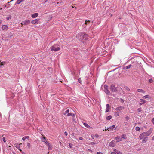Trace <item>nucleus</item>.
<instances>
[{"instance_id":"obj_14","label":"nucleus","mask_w":154,"mask_h":154,"mask_svg":"<svg viewBox=\"0 0 154 154\" xmlns=\"http://www.w3.org/2000/svg\"><path fill=\"white\" fill-rule=\"evenodd\" d=\"M109 109H110L109 105L108 104H107L106 105V110L105 112L106 113V112H108L109 110Z\"/></svg>"},{"instance_id":"obj_25","label":"nucleus","mask_w":154,"mask_h":154,"mask_svg":"<svg viewBox=\"0 0 154 154\" xmlns=\"http://www.w3.org/2000/svg\"><path fill=\"white\" fill-rule=\"evenodd\" d=\"M84 125L88 128H90V127L86 123H84L83 124Z\"/></svg>"},{"instance_id":"obj_30","label":"nucleus","mask_w":154,"mask_h":154,"mask_svg":"<svg viewBox=\"0 0 154 154\" xmlns=\"http://www.w3.org/2000/svg\"><path fill=\"white\" fill-rule=\"evenodd\" d=\"M69 112V109H67L65 112V113H63V114L64 115H65L67 113H68Z\"/></svg>"},{"instance_id":"obj_16","label":"nucleus","mask_w":154,"mask_h":154,"mask_svg":"<svg viewBox=\"0 0 154 154\" xmlns=\"http://www.w3.org/2000/svg\"><path fill=\"white\" fill-rule=\"evenodd\" d=\"M67 116H71L73 118H74L75 116V114L72 113H68L67 114Z\"/></svg>"},{"instance_id":"obj_10","label":"nucleus","mask_w":154,"mask_h":154,"mask_svg":"<svg viewBox=\"0 0 154 154\" xmlns=\"http://www.w3.org/2000/svg\"><path fill=\"white\" fill-rule=\"evenodd\" d=\"M30 23V21L28 20H26L23 21V25H27Z\"/></svg>"},{"instance_id":"obj_51","label":"nucleus","mask_w":154,"mask_h":154,"mask_svg":"<svg viewBox=\"0 0 154 154\" xmlns=\"http://www.w3.org/2000/svg\"><path fill=\"white\" fill-rule=\"evenodd\" d=\"M111 154H116V153L115 152H112Z\"/></svg>"},{"instance_id":"obj_13","label":"nucleus","mask_w":154,"mask_h":154,"mask_svg":"<svg viewBox=\"0 0 154 154\" xmlns=\"http://www.w3.org/2000/svg\"><path fill=\"white\" fill-rule=\"evenodd\" d=\"M116 139L117 140V142H118L120 141H122V138H121L119 136L116 137Z\"/></svg>"},{"instance_id":"obj_2","label":"nucleus","mask_w":154,"mask_h":154,"mask_svg":"<svg viewBox=\"0 0 154 154\" xmlns=\"http://www.w3.org/2000/svg\"><path fill=\"white\" fill-rule=\"evenodd\" d=\"M60 49V48L59 47H57V46L56 45H54L52 46L51 47V50L52 51H57Z\"/></svg>"},{"instance_id":"obj_43","label":"nucleus","mask_w":154,"mask_h":154,"mask_svg":"<svg viewBox=\"0 0 154 154\" xmlns=\"http://www.w3.org/2000/svg\"><path fill=\"white\" fill-rule=\"evenodd\" d=\"M2 140H3V141L5 143L6 142V140H5V137H3V138H2Z\"/></svg>"},{"instance_id":"obj_54","label":"nucleus","mask_w":154,"mask_h":154,"mask_svg":"<svg viewBox=\"0 0 154 154\" xmlns=\"http://www.w3.org/2000/svg\"><path fill=\"white\" fill-rule=\"evenodd\" d=\"M152 140H154V136L152 137Z\"/></svg>"},{"instance_id":"obj_64","label":"nucleus","mask_w":154,"mask_h":154,"mask_svg":"<svg viewBox=\"0 0 154 154\" xmlns=\"http://www.w3.org/2000/svg\"><path fill=\"white\" fill-rule=\"evenodd\" d=\"M114 130H115V131H116V128L114 129Z\"/></svg>"},{"instance_id":"obj_62","label":"nucleus","mask_w":154,"mask_h":154,"mask_svg":"<svg viewBox=\"0 0 154 154\" xmlns=\"http://www.w3.org/2000/svg\"><path fill=\"white\" fill-rule=\"evenodd\" d=\"M142 104H143V103H140V105H142Z\"/></svg>"},{"instance_id":"obj_55","label":"nucleus","mask_w":154,"mask_h":154,"mask_svg":"<svg viewBox=\"0 0 154 154\" xmlns=\"http://www.w3.org/2000/svg\"><path fill=\"white\" fill-rule=\"evenodd\" d=\"M43 0L44 2V3L48 1V0Z\"/></svg>"},{"instance_id":"obj_33","label":"nucleus","mask_w":154,"mask_h":154,"mask_svg":"<svg viewBox=\"0 0 154 154\" xmlns=\"http://www.w3.org/2000/svg\"><path fill=\"white\" fill-rule=\"evenodd\" d=\"M136 130L137 131H139L140 130V128L138 127H136L135 128Z\"/></svg>"},{"instance_id":"obj_26","label":"nucleus","mask_w":154,"mask_h":154,"mask_svg":"<svg viewBox=\"0 0 154 154\" xmlns=\"http://www.w3.org/2000/svg\"><path fill=\"white\" fill-rule=\"evenodd\" d=\"M150 96L149 95H146L143 97V98L144 99H146L147 98H149Z\"/></svg>"},{"instance_id":"obj_1","label":"nucleus","mask_w":154,"mask_h":154,"mask_svg":"<svg viewBox=\"0 0 154 154\" xmlns=\"http://www.w3.org/2000/svg\"><path fill=\"white\" fill-rule=\"evenodd\" d=\"M88 37V35L87 34L83 33H79L77 36V38L81 41L87 40Z\"/></svg>"},{"instance_id":"obj_34","label":"nucleus","mask_w":154,"mask_h":154,"mask_svg":"<svg viewBox=\"0 0 154 154\" xmlns=\"http://www.w3.org/2000/svg\"><path fill=\"white\" fill-rule=\"evenodd\" d=\"M125 120L127 121L128 120L130 119V117L128 116H127L125 118Z\"/></svg>"},{"instance_id":"obj_61","label":"nucleus","mask_w":154,"mask_h":154,"mask_svg":"<svg viewBox=\"0 0 154 154\" xmlns=\"http://www.w3.org/2000/svg\"><path fill=\"white\" fill-rule=\"evenodd\" d=\"M22 144V143H20L19 144V146H21Z\"/></svg>"},{"instance_id":"obj_44","label":"nucleus","mask_w":154,"mask_h":154,"mask_svg":"<svg viewBox=\"0 0 154 154\" xmlns=\"http://www.w3.org/2000/svg\"><path fill=\"white\" fill-rule=\"evenodd\" d=\"M64 134L66 136H67L68 135V133L67 132L65 131L64 132Z\"/></svg>"},{"instance_id":"obj_15","label":"nucleus","mask_w":154,"mask_h":154,"mask_svg":"<svg viewBox=\"0 0 154 154\" xmlns=\"http://www.w3.org/2000/svg\"><path fill=\"white\" fill-rule=\"evenodd\" d=\"M105 92L108 95H109L110 94V91L108 90L107 88H106L105 87V89L104 90Z\"/></svg>"},{"instance_id":"obj_38","label":"nucleus","mask_w":154,"mask_h":154,"mask_svg":"<svg viewBox=\"0 0 154 154\" xmlns=\"http://www.w3.org/2000/svg\"><path fill=\"white\" fill-rule=\"evenodd\" d=\"M91 144L92 145H94V144H97V143L96 142H91Z\"/></svg>"},{"instance_id":"obj_52","label":"nucleus","mask_w":154,"mask_h":154,"mask_svg":"<svg viewBox=\"0 0 154 154\" xmlns=\"http://www.w3.org/2000/svg\"><path fill=\"white\" fill-rule=\"evenodd\" d=\"M19 150L21 153H22L23 152L22 151V150L21 149H19Z\"/></svg>"},{"instance_id":"obj_48","label":"nucleus","mask_w":154,"mask_h":154,"mask_svg":"<svg viewBox=\"0 0 154 154\" xmlns=\"http://www.w3.org/2000/svg\"><path fill=\"white\" fill-rule=\"evenodd\" d=\"M91 137L92 138V139H94V137H95V136H94V135H91Z\"/></svg>"},{"instance_id":"obj_9","label":"nucleus","mask_w":154,"mask_h":154,"mask_svg":"<svg viewBox=\"0 0 154 154\" xmlns=\"http://www.w3.org/2000/svg\"><path fill=\"white\" fill-rule=\"evenodd\" d=\"M115 127V125H114L108 128L107 130H108L109 131H113V128Z\"/></svg>"},{"instance_id":"obj_20","label":"nucleus","mask_w":154,"mask_h":154,"mask_svg":"<svg viewBox=\"0 0 154 154\" xmlns=\"http://www.w3.org/2000/svg\"><path fill=\"white\" fill-rule=\"evenodd\" d=\"M114 151L116 153V154H122V153L119 151L118 150H117L116 149H114Z\"/></svg>"},{"instance_id":"obj_17","label":"nucleus","mask_w":154,"mask_h":154,"mask_svg":"<svg viewBox=\"0 0 154 154\" xmlns=\"http://www.w3.org/2000/svg\"><path fill=\"white\" fill-rule=\"evenodd\" d=\"M38 15V13H35L32 15V17L33 18H35L37 17Z\"/></svg>"},{"instance_id":"obj_50","label":"nucleus","mask_w":154,"mask_h":154,"mask_svg":"<svg viewBox=\"0 0 154 154\" xmlns=\"http://www.w3.org/2000/svg\"><path fill=\"white\" fill-rule=\"evenodd\" d=\"M97 154H103L101 152H98L97 153Z\"/></svg>"},{"instance_id":"obj_23","label":"nucleus","mask_w":154,"mask_h":154,"mask_svg":"<svg viewBox=\"0 0 154 154\" xmlns=\"http://www.w3.org/2000/svg\"><path fill=\"white\" fill-rule=\"evenodd\" d=\"M137 91L138 92H142L143 93H144L145 92L143 90L141 89H138L137 90Z\"/></svg>"},{"instance_id":"obj_18","label":"nucleus","mask_w":154,"mask_h":154,"mask_svg":"<svg viewBox=\"0 0 154 154\" xmlns=\"http://www.w3.org/2000/svg\"><path fill=\"white\" fill-rule=\"evenodd\" d=\"M131 64H130V65H129L128 66H126V67H123V69H129L131 67Z\"/></svg>"},{"instance_id":"obj_28","label":"nucleus","mask_w":154,"mask_h":154,"mask_svg":"<svg viewBox=\"0 0 154 154\" xmlns=\"http://www.w3.org/2000/svg\"><path fill=\"white\" fill-rule=\"evenodd\" d=\"M112 118V117L110 115L108 116H107L106 119L109 120H110Z\"/></svg>"},{"instance_id":"obj_57","label":"nucleus","mask_w":154,"mask_h":154,"mask_svg":"<svg viewBox=\"0 0 154 154\" xmlns=\"http://www.w3.org/2000/svg\"><path fill=\"white\" fill-rule=\"evenodd\" d=\"M121 101H122V102H124V100L123 99H121Z\"/></svg>"},{"instance_id":"obj_63","label":"nucleus","mask_w":154,"mask_h":154,"mask_svg":"<svg viewBox=\"0 0 154 154\" xmlns=\"http://www.w3.org/2000/svg\"><path fill=\"white\" fill-rule=\"evenodd\" d=\"M22 154H26L24 152H23L22 153Z\"/></svg>"},{"instance_id":"obj_41","label":"nucleus","mask_w":154,"mask_h":154,"mask_svg":"<svg viewBox=\"0 0 154 154\" xmlns=\"http://www.w3.org/2000/svg\"><path fill=\"white\" fill-rule=\"evenodd\" d=\"M94 136L97 138H98V137L99 136L97 134H96L94 135Z\"/></svg>"},{"instance_id":"obj_24","label":"nucleus","mask_w":154,"mask_h":154,"mask_svg":"<svg viewBox=\"0 0 154 154\" xmlns=\"http://www.w3.org/2000/svg\"><path fill=\"white\" fill-rule=\"evenodd\" d=\"M29 137L28 136H26L23 137L22 140H23L24 141L26 139H29Z\"/></svg>"},{"instance_id":"obj_5","label":"nucleus","mask_w":154,"mask_h":154,"mask_svg":"<svg viewBox=\"0 0 154 154\" xmlns=\"http://www.w3.org/2000/svg\"><path fill=\"white\" fill-rule=\"evenodd\" d=\"M153 131V129L151 128L149 129L148 131L146 132H145L147 136H149L151 134Z\"/></svg>"},{"instance_id":"obj_12","label":"nucleus","mask_w":154,"mask_h":154,"mask_svg":"<svg viewBox=\"0 0 154 154\" xmlns=\"http://www.w3.org/2000/svg\"><path fill=\"white\" fill-rule=\"evenodd\" d=\"M148 137H146L143 138L142 140V143H145L147 141Z\"/></svg>"},{"instance_id":"obj_36","label":"nucleus","mask_w":154,"mask_h":154,"mask_svg":"<svg viewBox=\"0 0 154 154\" xmlns=\"http://www.w3.org/2000/svg\"><path fill=\"white\" fill-rule=\"evenodd\" d=\"M141 111V108H139L137 109V111L138 112H140Z\"/></svg>"},{"instance_id":"obj_37","label":"nucleus","mask_w":154,"mask_h":154,"mask_svg":"<svg viewBox=\"0 0 154 154\" xmlns=\"http://www.w3.org/2000/svg\"><path fill=\"white\" fill-rule=\"evenodd\" d=\"M27 146L29 148H31V144L29 143H27Z\"/></svg>"},{"instance_id":"obj_11","label":"nucleus","mask_w":154,"mask_h":154,"mask_svg":"<svg viewBox=\"0 0 154 154\" xmlns=\"http://www.w3.org/2000/svg\"><path fill=\"white\" fill-rule=\"evenodd\" d=\"M42 141L45 142H47V141L46 140V138L45 137L43 136V135H42V136L41 138Z\"/></svg>"},{"instance_id":"obj_40","label":"nucleus","mask_w":154,"mask_h":154,"mask_svg":"<svg viewBox=\"0 0 154 154\" xmlns=\"http://www.w3.org/2000/svg\"><path fill=\"white\" fill-rule=\"evenodd\" d=\"M78 81L79 82L81 83V78H79L78 79Z\"/></svg>"},{"instance_id":"obj_35","label":"nucleus","mask_w":154,"mask_h":154,"mask_svg":"<svg viewBox=\"0 0 154 154\" xmlns=\"http://www.w3.org/2000/svg\"><path fill=\"white\" fill-rule=\"evenodd\" d=\"M148 80H149V82L150 83H152L153 82V80L152 79H149Z\"/></svg>"},{"instance_id":"obj_19","label":"nucleus","mask_w":154,"mask_h":154,"mask_svg":"<svg viewBox=\"0 0 154 154\" xmlns=\"http://www.w3.org/2000/svg\"><path fill=\"white\" fill-rule=\"evenodd\" d=\"M8 27L6 25H3L2 27V28L3 30L6 29Z\"/></svg>"},{"instance_id":"obj_58","label":"nucleus","mask_w":154,"mask_h":154,"mask_svg":"<svg viewBox=\"0 0 154 154\" xmlns=\"http://www.w3.org/2000/svg\"><path fill=\"white\" fill-rule=\"evenodd\" d=\"M48 149H51V148H50V146H48Z\"/></svg>"},{"instance_id":"obj_22","label":"nucleus","mask_w":154,"mask_h":154,"mask_svg":"<svg viewBox=\"0 0 154 154\" xmlns=\"http://www.w3.org/2000/svg\"><path fill=\"white\" fill-rule=\"evenodd\" d=\"M114 116L116 117H117L119 116V112H117V111L115 112H114Z\"/></svg>"},{"instance_id":"obj_32","label":"nucleus","mask_w":154,"mask_h":154,"mask_svg":"<svg viewBox=\"0 0 154 154\" xmlns=\"http://www.w3.org/2000/svg\"><path fill=\"white\" fill-rule=\"evenodd\" d=\"M5 64V62H2L0 63V66L1 67L2 66H3Z\"/></svg>"},{"instance_id":"obj_56","label":"nucleus","mask_w":154,"mask_h":154,"mask_svg":"<svg viewBox=\"0 0 154 154\" xmlns=\"http://www.w3.org/2000/svg\"><path fill=\"white\" fill-rule=\"evenodd\" d=\"M21 24L22 25H23V22H22L21 23Z\"/></svg>"},{"instance_id":"obj_60","label":"nucleus","mask_w":154,"mask_h":154,"mask_svg":"<svg viewBox=\"0 0 154 154\" xmlns=\"http://www.w3.org/2000/svg\"><path fill=\"white\" fill-rule=\"evenodd\" d=\"M124 123L125 124V125H127L128 124V123L127 122H125Z\"/></svg>"},{"instance_id":"obj_27","label":"nucleus","mask_w":154,"mask_h":154,"mask_svg":"<svg viewBox=\"0 0 154 154\" xmlns=\"http://www.w3.org/2000/svg\"><path fill=\"white\" fill-rule=\"evenodd\" d=\"M23 1L24 0H17L16 4H19Z\"/></svg>"},{"instance_id":"obj_8","label":"nucleus","mask_w":154,"mask_h":154,"mask_svg":"<svg viewBox=\"0 0 154 154\" xmlns=\"http://www.w3.org/2000/svg\"><path fill=\"white\" fill-rule=\"evenodd\" d=\"M124 109V107L123 106H120L117 107L115 109L116 111H121V110Z\"/></svg>"},{"instance_id":"obj_59","label":"nucleus","mask_w":154,"mask_h":154,"mask_svg":"<svg viewBox=\"0 0 154 154\" xmlns=\"http://www.w3.org/2000/svg\"><path fill=\"white\" fill-rule=\"evenodd\" d=\"M17 148H18V149L19 150V149H20V146H18V147H17Z\"/></svg>"},{"instance_id":"obj_31","label":"nucleus","mask_w":154,"mask_h":154,"mask_svg":"<svg viewBox=\"0 0 154 154\" xmlns=\"http://www.w3.org/2000/svg\"><path fill=\"white\" fill-rule=\"evenodd\" d=\"M90 21L89 20H86L85 22V24L86 25H87L89 24V23H90Z\"/></svg>"},{"instance_id":"obj_7","label":"nucleus","mask_w":154,"mask_h":154,"mask_svg":"<svg viewBox=\"0 0 154 154\" xmlns=\"http://www.w3.org/2000/svg\"><path fill=\"white\" fill-rule=\"evenodd\" d=\"M39 22V19H36L35 20H32L31 21V23L33 24H38Z\"/></svg>"},{"instance_id":"obj_3","label":"nucleus","mask_w":154,"mask_h":154,"mask_svg":"<svg viewBox=\"0 0 154 154\" xmlns=\"http://www.w3.org/2000/svg\"><path fill=\"white\" fill-rule=\"evenodd\" d=\"M110 89L113 92H116L117 91L116 87L113 85H111L110 86Z\"/></svg>"},{"instance_id":"obj_29","label":"nucleus","mask_w":154,"mask_h":154,"mask_svg":"<svg viewBox=\"0 0 154 154\" xmlns=\"http://www.w3.org/2000/svg\"><path fill=\"white\" fill-rule=\"evenodd\" d=\"M122 138L126 139L127 138L125 134H122Z\"/></svg>"},{"instance_id":"obj_46","label":"nucleus","mask_w":154,"mask_h":154,"mask_svg":"<svg viewBox=\"0 0 154 154\" xmlns=\"http://www.w3.org/2000/svg\"><path fill=\"white\" fill-rule=\"evenodd\" d=\"M69 146L70 148H71L72 147V146H72V145H71V144H70V143H69Z\"/></svg>"},{"instance_id":"obj_39","label":"nucleus","mask_w":154,"mask_h":154,"mask_svg":"<svg viewBox=\"0 0 154 154\" xmlns=\"http://www.w3.org/2000/svg\"><path fill=\"white\" fill-rule=\"evenodd\" d=\"M45 143L48 146H50V143H49L48 142H47H47H46Z\"/></svg>"},{"instance_id":"obj_53","label":"nucleus","mask_w":154,"mask_h":154,"mask_svg":"<svg viewBox=\"0 0 154 154\" xmlns=\"http://www.w3.org/2000/svg\"><path fill=\"white\" fill-rule=\"evenodd\" d=\"M19 150L21 153H22L23 152L22 151V150L21 149H19Z\"/></svg>"},{"instance_id":"obj_42","label":"nucleus","mask_w":154,"mask_h":154,"mask_svg":"<svg viewBox=\"0 0 154 154\" xmlns=\"http://www.w3.org/2000/svg\"><path fill=\"white\" fill-rule=\"evenodd\" d=\"M152 122L153 123L154 125V118H152L151 120Z\"/></svg>"},{"instance_id":"obj_45","label":"nucleus","mask_w":154,"mask_h":154,"mask_svg":"<svg viewBox=\"0 0 154 154\" xmlns=\"http://www.w3.org/2000/svg\"><path fill=\"white\" fill-rule=\"evenodd\" d=\"M125 89H126L127 90H129H129H130V89H129V88H128V87H125Z\"/></svg>"},{"instance_id":"obj_47","label":"nucleus","mask_w":154,"mask_h":154,"mask_svg":"<svg viewBox=\"0 0 154 154\" xmlns=\"http://www.w3.org/2000/svg\"><path fill=\"white\" fill-rule=\"evenodd\" d=\"M18 144H14L15 146V147H17L18 146Z\"/></svg>"},{"instance_id":"obj_6","label":"nucleus","mask_w":154,"mask_h":154,"mask_svg":"<svg viewBox=\"0 0 154 154\" xmlns=\"http://www.w3.org/2000/svg\"><path fill=\"white\" fill-rule=\"evenodd\" d=\"M116 143L114 140H112L109 143V145L110 147H114L116 145Z\"/></svg>"},{"instance_id":"obj_49","label":"nucleus","mask_w":154,"mask_h":154,"mask_svg":"<svg viewBox=\"0 0 154 154\" xmlns=\"http://www.w3.org/2000/svg\"><path fill=\"white\" fill-rule=\"evenodd\" d=\"M79 140H82L83 139V138L82 137H80L79 138Z\"/></svg>"},{"instance_id":"obj_4","label":"nucleus","mask_w":154,"mask_h":154,"mask_svg":"<svg viewBox=\"0 0 154 154\" xmlns=\"http://www.w3.org/2000/svg\"><path fill=\"white\" fill-rule=\"evenodd\" d=\"M147 137L145 132L141 134L139 136V138L140 140L142 139L143 138Z\"/></svg>"},{"instance_id":"obj_21","label":"nucleus","mask_w":154,"mask_h":154,"mask_svg":"<svg viewBox=\"0 0 154 154\" xmlns=\"http://www.w3.org/2000/svg\"><path fill=\"white\" fill-rule=\"evenodd\" d=\"M140 102L144 104L146 102V101L143 99H140Z\"/></svg>"}]
</instances>
